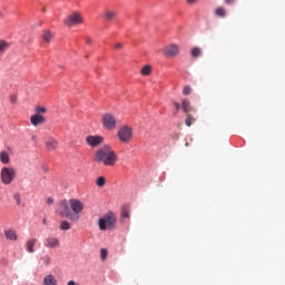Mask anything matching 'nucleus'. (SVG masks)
Masks as SVG:
<instances>
[{
    "label": "nucleus",
    "instance_id": "obj_12",
    "mask_svg": "<svg viewBox=\"0 0 285 285\" xmlns=\"http://www.w3.org/2000/svg\"><path fill=\"white\" fill-rule=\"evenodd\" d=\"M46 122V116L43 115H39V114H35L30 117V124L32 126H41V124Z\"/></svg>",
    "mask_w": 285,
    "mask_h": 285
},
{
    "label": "nucleus",
    "instance_id": "obj_17",
    "mask_svg": "<svg viewBox=\"0 0 285 285\" xmlns=\"http://www.w3.org/2000/svg\"><path fill=\"white\" fill-rule=\"evenodd\" d=\"M140 75L142 77H149V75H153V66L146 65L140 69Z\"/></svg>",
    "mask_w": 285,
    "mask_h": 285
},
{
    "label": "nucleus",
    "instance_id": "obj_20",
    "mask_svg": "<svg viewBox=\"0 0 285 285\" xmlns=\"http://www.w3.org/2000/svg\"><path fill=\"white\" fill-rule=\"evenodd\" d=\"M37 244V238H32L27 242V252L35 253V245Z\"/></svg>",
    "mask_w": 285,
    "mask_h": 285
},
{
    "label": "nucleus",
    "instance_id": "obj_7",
    "mask_svg": "<svg viewBox=\"0 0 285 285\" xmlns=\"http://www.w3.org/2000/svg\"><path fill=\"white\" fill-rule=\"evenodd\" d=\"M63 23L65 26H68V28H72V26L83 23V17L79 12H73L65 19Z\"/></svg>",
    "mask_w": 285,
    "mask_h": 285
},
{
    "label": "nucleus",
    "instance_id": "obj_6",
    "mask_svg": "<svg viewBox=\"0 0 285 285\" xmlns=\"http://www.w3.org/2000/svg\"><path fill=\"white\" fill-rule=\"evenodd\" d=\"M59 208L61 217H67L70 222H77L80 218L79 215H72V212H70V207H68V203L66 200L60 203Z\"/></svg>",
    "mask_w": 285,
    "mask_h": 285
},
{
    "label": "nucleus",
    "instance_id": "obj_14",
    "mask_svg": "<svg viewBox=\"0 0 285 285\" xmlns=\"http://www.w3.org/2000/svg\"><path fill=\"white\" fill-rule=\"evenodd\" d=\"M46 248H59V238L48 237L45 239Z\"/></svg>",
    "mask_w": 285,
    "mask_h": 285
},
{
    "label": "nucleus",
    "instance_id": "obj_33",
    "mask_svg": "<svg viewBox=\"0 0 285 285\" xmlns=\"http://www.w3.org/2000/svg\"><path fill=\"white\" fill-rule=\"evenodd\" d=\"M121 217H124V219H128L130 217V212H128V209H122Z\"/></svg>",
    "mask_w": 285,
    "mask_h": 285
},
{
    "label": "nucleus",
    "instance_id": "obj_22",
    "mask_svg": "<svg viewBox=\"0 0 285 285\" xmlns=\"http://www.w3.org/2000/svg\"><path fill=\"white\" fill-rule=\"evenodd\" d=\"M42 41H45V43H50L52 41V32L43 31L42 32Z\"/></svg>",
    "mask_w": 285,
    "mask_h": 285
},
{
    "label": "nucleus",
    "instance_id": "obj_32",
    "mask_svg": "<svg viewBox=\"0 0 285 285\" xmlns=\"http://www.w3.org/2000/svg\"><path fill=\"white\" fill-rule=\"evenodd\" d=\"M13 199H14L17 206H21V195L20 194H14Z\"/></svg>",
    "mask_w": 285,
    "mask_h": 285
},
{
    "label": "nucleus",
    "instance_id": "obj_4",
    "mask_svg": "<svg viewBox=\"0 0 285 285\" xmlns=\"http://www.w3.org/2000/svg\"><path fill=\"white\" fill-rule=\"evenodd\" d=\"M117 137L121 144H130L132 141V127L125 125L118 129Z\"/></svg>",
    "mask_w": 285,
    "mask_h": 285
},
{
    "label": "nucleus",
    "instance_id": "obj_8",
    "mask_svg": "<svg viewBox=\"0 0 285 285\" xmlns=\"http://www.w3.org/2000/svg\"><path fill=\"white\" fill-rule=\"evenodd\" d=\"M179 52H180L179 45H176V43H171L163 48V55H165L167 59H173L175 57H178Z\"/></svg>",
    "mask_w": 285,
    "mask_h": 285
},
{
    "label": "nucleus",
    "instance_id": "obj_19",
    "mask_svg": "<svg viewBox=\"0 0 285 285\" xmlns=\"http://www.w3.org/2000/svg\"><path fill=\"white\" fill-rule=\"evenodd\" d=\"M0 161L1 164H10V155L8 151H0Z\"/></svg>",
    "mask_w": 285,
    "mask_h": 285
},
{
    "label": "nucleus",
    "instance_id": "obj_16",
    "mask_svg": "<svg viewBox=\"0 0 285 285\" xmlns=\"http://www.w3.org/2000/svg\"><path fill=\"white\" fill-rule=\"evenodd\" d=\"M4 237L10 239V242H17V239H18L17 230H14V229L4 230Z\"/></svg>",
    "mask_w": 285,
    "mask_h": 285
},
{
    "label": "nucleus",
    "instance_id": "obj_44",
    "mask_svg": "<svg viewBox=\"0 0 285 285\" xmlns=\"http://www.w3.org/2000/svg\"><path fill=\"white\" fill-rule=\"evenodd\" d=\"M32 139H37V136H32Z\"/></svg>",
    "mask_w": 285,
    "mask_h": 285
},
{
    "label": "nucleus",
    "instance_id": "obj_21",
    "mask_svg": "<svg viewBox=\"0 0 285 285\" xmlns=\"http://www.w3.org/2000/svg\"><path fill=\"white\" fill-rule=\"evenodd\" d=\"M214 14L224 19V17H226V9H224V7H217L214 11Z\"/></svg>",
    "mask_w": 285,
    "mask_h": 285
},
{
    "label": "nucleus",
    "instance_id": "obj_1",
    "mask_svg": "<svg viewBox=\"0 0 285 285\" xmlns=\"http://www.w3.org/2000/svg\"><path fill=\"white\" fill-rule=\"evenodd\" d=\"M94 161L97 164H104V166H108L110 168L117 166V161H119V156L110 145H104L100 147L94 155Z\"/></svg>",
    "mask_w": 285,
    "mask_h": 285
},
{
    "label": "nucleus",
    "instance_id": "obj_24",
    "mask_svg": "<svg viewBox=\"0 0 285 285\" xmlns=\"http://www.w3.org/2000/svg\"><path fill=\"white\" fill-rule=\"evenodd\" d=\"M72 225L68 220H63L60 223V230H70Z\"/></svg>",
    "mask_w": 285,
    "mask_h": 285
},
{
    "label": "nucleus",
    "instance_id": "obj_18",
    "mask_svg": "<svg viewBox=\"0 0 285 285\" xmlns=\"http://www.w3.org/2000/svg\"><path fill=\"white\" fill-rule=\"evenodd\" d=\"M45 285H57V278L55 275H47L43 279Z\"/></svg>",
    "mask_w": 285,
    "mask_h": 285
},
{
    "label": "nucleus",
    "instance_id": "obj_3",
    "mask_svg": "<svg viewBox=\"0 0 285 285\" xmlns=\"http://www.w3.org/2000/svg\"><path fill=\"white\" fill-rule=\"evenodd\" d=\"M17 178V169L14 167H3L0 171V179L4 186H10Z\"/></svg>",
    "mask_w": 285,
    "mask_h": 285
},
{
    "label": "nucleus",
    "instance_id": "obj_43",
    "mask_svg": "<svg viewBox=\"0 0 285 285\" xmlns=\"http://www.w3.org/2000/svg\"><path fill=\"white\" fill-rule=\"evenodd\" d=\"M42 224H46V218H43Z\"/></svg>",
    "mask_w": 285,
    "mask_h": 285
},
{
    "label": "nucleus",
    "instance_id": "obj_34",
    "mask_svg": "<svg viewBox=\"0 0 285 285\" xmlns=\"http://www.w3.org/2000/svg\"><path fill=\"white\" fill-rule=\"evenodd\" d=\"M174 106L176 108L175 115L179 112V108H181V105L179 102H174Z\"/></svg>",
    "mask_w": 285,
    "mask_h": 285
},
{
    "label": "nucleus",
    "instance_id": "obj_30",
    "mask_svg": "<svg viewBox=\"0 0 285 285\" xmlns=\"http://www.w3.org/2000/svg\"><path fill=\"white\" fill-rule=\"evenodd\" d=\"M100 257L102 262H106V259H108V249L106 248L100 249Z\"/></svg>",
    "mask_w": 285,
    "mask_h": 285
},
{
    "label": "nucleus",
    "instance_id": "obj_25",
    "mask_svg": "<svg viewBox=\"0 0 285 285\" xmlns=\"http://www.w3.org/2000/svg\"><path fill=\"white\" fill-rule=\"evenodd\" d=\"M10 48V45L6 40H0V55Z\"/></svg>",
    "mask_w": 285,
    "mask_h": 285
},
{
    "label": "nucleus",
    "instance_id": "obj_28",
    "mask_svg": "<svg viewBox=\"0 0 285 285\" xmlns=\"http://www.w3.org/2000/svg\"><path fill=\"white\" fill-rule=\"evenodd\" d=\"M96 185L98 186V188H104V186H106V178L104 176L98 177L96 180Z\"/></svg>",
    "mask_w": 285,
    "mask_h": 285
},
{
    "label": "nucleus",
    "instance_id": "obj_35",
    "mask_svg": "<svg viewBox=\"0 0 285 285\" xmlns=\"http://www.w3.org/2000/svg\"><path fill=\"white\" fill-rule=\"evenodd\" d=\"M235 1H237V0H224V3H226V6H233V3H235Z\"/></svg>",
    "mask_w": 285,
    "mask_h": 285
},
{
    "label": "nucleus",
    "instance_id": "obj_11",
    "mask_svg": "<svg viewBox=\"0 0 285 285\" xmlns=\"http://www.w3.org/2000/svg\"><path fill=\"white\" fill-rule=\"evenodd\" d=\"M45 146L48 150V153H53L57 148H59V140L55 137H49L47 141L45 142Z\"/></svg>",
    "mask_w": 285,
    "mask_h": 285
},
{
    "label": "nucleus",
    "instance_id": "obj_15",
    "mask_svg": "<svg viewBox=\"0 0 285 285\" xmlns=\"http://www.w3.org/2000/svg\"><path fill=\"white\" fill-rule=\"evenodd\" d=\"M181 110L185 112V115H188V112H193V106H190V100L183 99L181 100Z\"/></svg>",
    "mask_w": 285,
    "mask_h": 285
},
{
    "label": "nucleus",
    "instance_id": "obj_41",
    "mask_svg": "<svg viewBox=\"0 0 285 285\" xmlns=\"http://www.w3.org/2000/svg\"><path fill=\"white\" fill-rule=\"evenodd\" d=\"M41 168H42L43 173H48V166L42 165Z\"/></svg>",
    "mask_w": 285,
    "mask_h": 285
},
{
    "label": "nucleus",
    "instance_id": "obj_27",
    "mask_svg": "<svg viewBox=\"0 0 285 285\" xmlns=\"http://www.w3.org/2000/svg\"><path fill=\"white\" fill-rule=\"evenodd\" d=\"M191 57H202V49L199 47H195L190 51Z\"/></svg>",
    "mask_w": 285,
    "mask_h": 285
},
{
    "label": "nucleus",
    "instance_id": "obj_2",
    "mask_svg": "<svg viewBox=\"0 0 285 285\" xmlns=\"http://www.w3.org/2000/svg\"><path fill=\"white\" fill-rule=\"evenodd\" d=\"M117 224V216L115 213L109 212L104 215V217L99 218L98 226L100 230H111L115 228V225Z\"/></svg>",
    "mask_w": 285,
    "mask_h": 285
},
{
    "label": "nucleus",
    "instance_id": "obj_36",
    "mask_svg": "<svg viewBox=\"0 0 285 285\" xmlns=\"http://www.w3.org/2000/svg\"><path fill=\"white\" fill-rule=\"evenodd\" d=\"M116 50H121L124 48V45L121 42H118L115 45Z\"/></svg>",
    "mask_w": 285,
    "mask_h": 285
},
{
    "label": "nucleus",
    "instance_id": "obj_40",
    "mask_svg": "<svg viewBox=\"0 0 285 285\" xmlns=\"http://www.w3.org/2000/svg\"><path fill=\"white\" fill-rule=\"evenodd\" d=\"M86 43H87L88 46H92V38H87V39H86Z\"/></svg>",
    "mask_w": 285,
    "mask_h": 285
},
{
    "label": "nucleus",
    "instance_id": "obj_31",
    "mask_svg": "<svg viewBox=\"0 0 285 285\" xmlns=\"http://www.w3.org/2000/svg\"><path fill=\"white\" fill-rule=\"evenodd\" d=\"M193 92V88H190V86H185L184 89H183V95L188 96Z\"/></svg>",
    "mask_w": 285,
    "mask_h": 285
},
{
    "label": "nucleus",
    "instance_id": "obj_37",
    "mask_svg": "<svg viewBox=\"0 0 285 285\" xmlns=\"http://www.w3.org/2000/svg\"><path fill=\"white\" fill-rule=\"evenodd\" d=\"M46 204H48L50 206V205L55 204V199L49 197V198H47Z\"/></svg>",
    "mask_w": 285,
    "mask_h": 285
},
{
    "label": "nucleus",
    "instance_id": "obj_23",
    "mask_svg": "<svg viewBox=\"0 0 285 285\" xmlns=\"http://www.w3.org/2000/svg\"><path fill=\"white\" fill-rule=\"evenodd\" d=\"M40 259L43 266H50V264H52V258L50 257V255H45Z\"/></svg>",
    "mask_w": 285,
    "mask_h": 285
},
{
    "label": "nucleus",
    "instance_id": "obj_5",
    "mask_svg": "<svg viewBox=\"0 0 285 285\" xmlns=\"http://www.w3.org/2000/svg\"><path fill=\"white\" fill-rule=\"evenodd\" d=\"M101 124L105 130H117V117L107 112L101 116Z\"/></svg>",
    "mask_w": 285,
    "mask_h": 285
},
{
    "label": "nucleus",
    "instance_id": "obj_39",
    "mask_svg": "<svg viewBox=\"0 0 285 285\" xmlns=\"http://www.w3.org/2000/svg\"><path fill=\"white\" fill-rule=\"evenodd\" d=\"M10 101L11 104H17V96H11Z\"/></svg>",
    "mask_w": 285,
    "mask_h": 285
},
{
    "label": "nucleus",
    "instance_id": "obj_10",
    "mask_svg": "<svg viewBox=\"0 0 285 285\" xmlns=\"http://www.w3.org/2000/svg\"><path fill=\"white\" fill-rule=\"evenodd\" d=\"M86 144L90 146V148H97L104 144V137L102 136H87L86 137Z\"/></svg>",
    "mask_w": 285,
    "mask_h": 285
},
{
    "label": "nucleus",
    "instance_id": "obj_13",
    "mask_svg": "<svg viewBox=\"0 0 285 285\" xmlns=\"http://www.w3.org/2000/svg\"><path fill=\"white\" fill-rule=\"evenodd\" d=\"M117 17H119V12H117V10L106 9L104 12L105 21H115Z\"/></svg>",
    "mask_w": 285,
    "mask_h": 285
},
{
    "label": "nucleus",
    "instance_id": "obj_38",
    "mask_svg": "<svg viewBox=\"0 0 285 285\" xmlns=\"http://www.w3.org/2000/svg\"><path fill=\"white\" fill-rule=\"evenodd\" d=\"M186 3H188V6H195V3H197V0H186Z\"/></svg>",
    "mask_w": 285,
    "mask_h": 285
},
{
    "label": "nucleus",
    "instance_id": "obj_26",
    "mask_svg": "<svg viewBox=\"0 0 285 285\" xmlns=\"http://www.w3.org/2000/svg\"><path fill=\"white\" fill-rule=\"evenodd\" d=\"M196 119L193 117V115L187 114V118L185 119L186 126L190 127L193 124H195Z\"/></svg>",
    "mask_w": 285,
    "mask_h": 285
},
{
    "label": "nucleus",
    "instance_id": "obj_29",
    "mask_svg": "<svg viewBox=\"0 0 285 285\" xmlns=\"http://www.w3.org/2000/svg\"><path fill=\"white\" fill-rule=\"evenodd\" d=\"M47 111H48V110L46 109V107L37 106V107L35 108L36 115H46Z\"/></svg>",
    "mask_w": 285,
    "mask_h": 285
},
{
    "label": "nucleus",
    "instance_id": "obj_42",
    "mask_svg": "<svg viewBox=\"0 0 285 285\" xmlns=\"http://www.w3.org/2000/svg\"><path fill=\"white\" fill-rule=\"evenodd\" d=\"M67 285H77V283H75V281H69Z\"/></svg>",
    "mask_w": 285,
    "mask_h": 285
},
{
    "label": "nucleus",
    "instance_id": "obj_9",
    "mask_svg": "<svg viewBox=\"0 0 285 285\" xmlns=\"http://www.w3.org/2000/svg\"><path fill=\"white\" fill-rule=\"evenodd\" d=\"M69 206L72 210L71 212L72 215H79L80 213H83L85 206H83V203L79 199H75V198L70 199L69 200Z\"/></svg>",
    "mask_w": 285,
    "mask_h": 285
}]
</instances>
